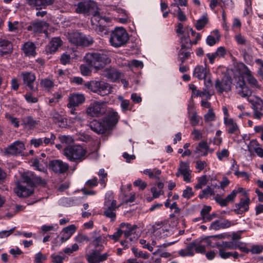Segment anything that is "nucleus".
Listing matches in <instances>:
<instances>
[{"label": "nucleus", "instance_id": "6e6d98bb", "mask_svg": "<svg viewBox=\"0 0 263 263\" xmlns=\"http://www.w3.org/2000/svg\"><path fill=\"white\" fill-rule=\"evenodd\" d=\"M123 233H124L123 230L120 228L113 235H108L107 236L115 241H117Z\"/></svg>", "mask_w": 263, "mask_h": 263}, {"label": "nucleus", "instance_id": "f704fd0d", "mask_svg": "<svg viewBox=\"0 0 263 263\" xmlns=\"http://www.w3.org/2000/svg\"><path fill=\"white\" fill-rule=\"evenodd\" d=\"M32 165L35 170L42 172H46V163L44 162L42 158L33 159Z\"/></svg>", "mask_w": 263, "mask_h": 263}, {"label": "nucleus", "instance_id": "4be33fe9", "mask_svg": "<svg viewBox=\"0 0 263 263\" xmlns=\"http://www.w3.org/2000/svg\"><path fill=\"white\" fill-rule=\"evenodd\" d=\"M22 125L26 128L32 130L36 128L40 124L39 119H35L32 116H27L22 119Z\"/></svg>", "mask_w": 263, "mask_h": 263}, {"label": "nucleus", "instance_id": "393cba45", "mask_svg": "<svg viewBox=\"0 0 263 263\" xmlns=\"http://www.w3.org/2000/svg\"><path fill=\"white\" fill-rule=\"evenodd\" d=\"M234 224V223L228 219L217 220L211 223L210 229L218 230L221 229L228 228Z\"/></svg>", "mask_w": 263, "mask_h": 263}, {"label": "nucleus", "instance_id": "49530a36", "mask_svg": "<svg viewBox=\"0 0 263 263\" xmlns=\"http://www.w3.org/2000/svg\"><path fill=\"white\" fill-rule=\"evenodd\" d=\"M118 99L121 101V107L123 111L125 112L128 110H130V102L128 100L124 99L121 96H119Z\"/></svg>", "mask_w": 263, "mask_h": 263}, {"label": "nucleus", "instance_id": "c85d7f7f", "mask_svg": "<svg viewBox=\"0 0 263 263\" xmlns=\"http://www.w3.org/2000/svg\"><path fill=\"white\" fill-rule=\"evenodd\" d=\"M96 6V3L91 2L88 3H79L76 8V12L78 13H90V8Z\"/></svg>", "mask_w": 263, "mask_h": 263}, {"label": "nucleus", "instance_id": "dca6fc26", "mask_svg": "<svg viewBox=\"0 0 263 263\" xmlns=\"http://www.w3.org/2000/svg\"><path fill=\"white\" fill-rule=\"evenodd\" d=\"M89 127L91 130L99 134L105 133L109 128L104 119L101 121L97 120L92 121L89 123Z\"/></svg>", "mask_w": 263, "mask_h": 263}, {"label": "nucleus", "instance_id": "4c0bfd02", "mask_svg": "<svg viewBox=\"0 0 263 263\" xmlns=\"http://www.w3.org/2000/svg\"><path fill=\"white\" fill-rule=\"evenodd\" d=\"M81 33L78 32H73L68 34V40L72 44L78 46L80 45L81 39L82 37Z\"/></svg>", "mask_w": 263, "mask_h": 263}, {"label": "nucleus", "instance_id": "13d9d810", "mask_svg": "<svg viewBox=\"0 0 263 263\" xmlns=\"http://www.w3.org/2000/svg\"><path fill=\"white\" fill-rule=\"evenodd\" d=\"M74 240L78 243H83L84 241L88 242L90 240V239H89V238L87 236H86L82 233H79L74 237Z\"/></svg>", "mask_w": 263, "mask_h": 263}, {"label": "nucleus", "instance_id": "c9c22d12", "mask_svg": "<svg viewBox=\"0 0 263 263\" xmlns=\"http://www.w3.org/2000/svg\"><path fill=\"white\" fill-rule=\"evenodd\" d=\"M180 40L181 44V48L182 49H189L193 45L189 34L186 33L182 34V36L180 38Z\"/></svg>", "mask_w": 263, "mask_h": 263}, {"label": "nucleus", "instance_id": "2eb2a0df", "mask_svg": "<svg viewBox=\"0 0 263 263\" xmlns=\"http://www.w3.org/2000/svg\"><path fill=\"white\" fill-rule=\"evenodd\" d=\"M223 123L226 127V131L230 135L238 136L240 133L239 127L232 118L224 120Z\"/></svg>", "mask_w": 263, "mask_h": 263}, {"label": "nucleus", "instance_id": "774afa93", "mask_svg": "<svg viewBox=\"0 0 263 263\" xmlns=\"http://www.w3.org/2000/svg\"><path fill=\"white\" fill-rule=\"evenodd\" d=\"M102 242L103 239L102 237L101 236H96L93 237V240L91 243L96 248H97L99 247H102Z\"/></svg>", "mask_w": 263, "mask_h": 263}, {"label": "nucleus", "instance_id": "1a4fd4ad", "mask_svg": "<svg viewBox=\"0 0 263 263\" xmlns=\"http://www.w3.org/2000/svg\"><path fill=\"white\" fill-rule=\"evenodd\" d=\"M231 79L228 76H224L221 79H217L215 81V87L220 94L231 91Z\"/></svg>", "mask_w": 263, "mask_h": 263}, {"label": "nucleus", "instance_id": "e2e57ef3", "mask_svg": "<svg viewBox=\"0 0 263 263\" xmlns=\"http://www.w3.org/2000/svg\"><path fill=\"white\" fill-rule=\"evenodd\" d=\"M219 41V39L216 38L214 36L212 35H209L206 37V43L208 45L212 46L215 45L217 43H218Z\"/></svg>", "mask_w": 263, "mask_h": 263}, {"label": "nucleus", "instance_id": "a19ab883", "mask_svg": "<svg viewBox=\"0 0 263 263\" xmlns=\"http://www.w3.org/2000/svg\"><path fill=\"white\" fill-rule=\"evenodd\" d=\"M143 173L145 175H147L151 179H159L161 171L157 168L153 170L146 169L143 171Z\"/></svg>", "mask_w": 263, "mask_h": 263}, {"label": "nucleus", "instance_id": "ddd939ff", "mask_svg": "<svg viewBox=\"0 0 263 263\" xmlns=\"http://www.w3.org/2000/svg\"><path fill=\"white\" fill-rule=\"evenodd\" d=\"M49 167L55 173L63 174L68 170L69 165L61 160H53L50 162Z\"/></svg>", "mask_w": 263, "mask_h": 263}, {"label": "nucleus", "instance_id": "5701e85b", "mask_svg": "<svg viewBox=\"0 0 263 263\" xmlns=\"http://www.w3.org/2000/svg\"><path fill=\"white\" fill-rule=\"evenodd\" d=\"M105 209L104 211V215L108 218H110L111 221H114L116 218V210L119 207L117 205V201H113L110 204L105 205Z\"/></svg>", "mask_w": 263, "mask_h": 263}, {"label": "nucleus", "instance_id": "0e129e2a", "mask_svg": "<svg viewBox=\"0 0 263 263\" xmlns=\"http://www.w3.org/2000/svg\"><path fill=\"white\" fill-rule=\"evenodd\" d=\"M237 43L239 45H245L247 42L246 37L241 33H237L234 36Z\"/></svg>", "mask_w": 263, "mask_h": 263}, {"label": "nucleus", "instance_id": "cd10ccee", "mask_svg": "<svg viewBox=\"0 0 263 263\" xmlns=\"http://www.w3.org/2000/svg\"><path fill=\"white\" fill-rule=\"evenodd\" d=\"M62 41L60 37H53L52 39L48 46L46 47V51L49 53H52L57 51L59 47L62 45Z\"/></svg>", "mask_w": 263, "mask_h": 263}, {"label": "nucleus", "instance_id": "4468645a", "mask_svg": "<svg viewBox=\"0 0 263 263\" xmlns=\"http://www.w3.org/2000/svg\"><path fill=\"white\" fill-rule=\"evenodd\" d=\"M48 24L45 21L33 22L28 26L27 30L34 33H44L46 35L48 33Z\"/></svg>", "mask_w": 263, "mask_h": 263}, {"label": "nucleus", "instance_id": "a878e982", "mask_svg": "<svg viewBox=\"0 0 263 263\" xmlns=\"http://www.w3.org/2000/svg\"><path fill=\"white\" fill-rule=\"evenodd\" d=\"M33 192V186L28 187L23 184H18L15 189V193L20 197H26L31 195Z\"/></svg>", "mask_w": 263, "mask_h": 263}, {"label": "nucleus", "instance_id": "473e14b6", "mask_svg": "<svg viewBox=\"0 0 263 263\" xmlns=\"http://www.w3.org/2000/svg\"><path fill=\"white\" fill-rule=\"evenodd\" d=\"M206 74V69L202 65H198L194 68L193 76L199 80L205 79Z\"/></svg>", "mask_w": 263, "mask_h": 263}, {"label": "nucleus", "instance_id": "f257e3e1", "mask_svg": "<svg viewBox=\"0 0 263 263\" xmlns=\"http://www.w3.org/2000/svg\"><path fill=\"white\" fill-rule=\"evenodd\" d=\"M245 78L247 80L249 84L252 88L259 89L260 85L253 76L249 68L243 65L240 74L234 78V85L237 93L241 97L245 98L251 95V90L247 87L245 81Z\"/></svg>", "mask_w": 263, "mask_h": 263}, {"label": "nucleus", "instance_id": "58836bf2", "mask_svg": "<svg viewBox=\"0 0 263 263\" xmlns=\"http://www.w3.org/2000/svg\"><path fill=\"white\" fill-rule=\"evenodd\" d=\"M50 117L53 121L60 126H61L64 122V118L57 111L53 110L50 114Z\"/></svg>", "mask_w": 263, "mask_h": 263}, {"label": "nucleus", "instance_id": "423d86ee", "mask_svg": "<svg viewBox=\"0 0 263 263\" xmlns=\"http://www.w3.org/2000/svg\"><path fill=\"white\" fill-rule=\"evenodd\" d=\"M106 102L95 101L91 102L86 109L87 114L92 117H100L107 111Z\"/></svg>", "mask_w": 263, "mask_h": 263}, {"label": "nucleus", "instance_id": "c03bdc74", "mask_svg": "<svg viewBox=\"0 0 263 263\" xmlns=\"http://www.w3.org/2000/svg\"><path fill=\"white\" fill-rule=\"evenodd\" d=\"M93 43V40L91 36L82 34L80 46H88L92 44Z\"/></svg>", "mask_w": 263, "mask_h": 263}, {"label": "nucleus", "instance_id": "39448f33", "mask_svg": "<svg viewBox=\"0 0 263 263\" xmlns=\"http://www.w3.org/2000/svg\"><path fill=\"white\" fill-rule=\"evenodd\" d=\"M85 86L92 92L101 96H105L111 93V85L103 81H92L87 82Z\"/></svg>", "mask_w": 263, "mask_h": 263}, {"label": "nucleus", "instance_id": "7c9ffc66", "mask_svg": "<svg viewBox=\"0 0 263 263\" xmlns=\"http://www.w3.org/2000/svg\"><path fill=\"white\" fill-rule=\"evenodd\" d=\"M12 50V44L8 41L0 40V56H4Z\"/></svg>", "mask_w": 263, "mask_h": 263}, {"label": "nucleus", "instance_id": "c756f323", "mask_svg": "<svg viewBox=\"0 0 263 263\" xmlns=\"http://www.w3.org/2000/svg\"><path fill=\"white\" fill-rule=\"evenodd\" d=\"M35 48L36 47L34 43L28 42L24 44L22 49L26 56L34 57L36 54Z\"/></svg>", "mask_w": 263, "mask_h": 263}, {"label": "nucleus", "instance_id": "7ed1b4c3", "mask_svg": "<svg viewBox=\"0 0 263 263\" xmlns=\"http://www.w3.org/2000/svg\"><path fill=\"white\" fill-rule=\"evenodd\" d=\"M64 155L69 161L79 163L87 158V151L80 145L68 146L64 148Z\"/></svg>", "mask_w": 263, "mask_h": 263}, {"label": "nucleus", "instance_id": "bb28decb", "mask_svg": "<svg viewBox=\"0 0 263 263\" xmlns=\"http://www.w3.org/2000/svg\"><path fill=\"white\" fill-rule=\"evenodd\" d=\"M77 229V227L74 224H71L64 228L62 231V236L61 237V242H64L69 239L75 233Z\"/></svg>", "mask_w": 263, "mask_h": 263}, {"label": "nucleus", "instance_id": "de8ad7c7", "mask_svg": "<svg viewBox=\"0 0 263 263\" xmlns=\"http://www.w3.org/2000/svg\"><path fill=\"white\" fill-rule=\"evenodd\" d=\"M250 203V199H241L239 202L236 204V207H239L243 209V211H248L249 210V204Z\"/></svg>", "mask_w": 263, "mask_h": 263}, {"label": "nucleus", "instance_id": "72a5a7b5", "mask_svg": "<svg viewBox=\"0 0 263 263\" xmlns=\"http://www.w3.org/2000/svg\"><path fill=\"white\" fill-rule=\"evenodd\" d=\"M105 76L112 81H115L120 78L121 73L115 68H107L105 71Z\"/></svg>", "mask_w": 263, "mask_h": 263}, {"label": "nucleus", "instance_id": "09e8293b", "mask_svg": "<svg viewBox=\"0 0 263 263\" xmlns=\"http://www.w3.org/2000/svg\"><path fill=\"white\" fill-rule=\"evenodd\" d=\"M220 245L228 250L236 249L239 247V244L234 241H223Z\"/></svg>", "mask_w": 263, "mask_h": 263}, {"label": "nucleus", "instance_id": "f03ea898", "mask_svg": "<svg viewBox=\"0 0 263 263\" xmlns=\"http://www.w3.org/2000/svg\"><path fill=\"white\" fill-rule=\"evenodd\" d=\"M110 57V52L109 51L102 50L86 53L84 57V60L89 66L99 70L111 63Z\"/></svg>", "mask_w": 263, "mask_h": 263}, {"label": "nucleus", "instance_id": "338daca9", "mask_svg": "<svg viewBox=\"0 0 263 263\" xmlns=\"http://www.w3.org/2000/svg\"><path fill=\"white\" fill-rule=\"evenodd\" d=\"M196 247L195 252L197 253L204 254L205 253V247L200 245V242L198 240H195Z\"/></svg>", "mask_w": 263, "mask_h": 263}, {"label": "nucleus", "instance_id": "412c9836", "mask_svg": "<svg viewBox=\"0 0 263 263\" xmlns=\"http://www.w3.org/2000/svg\"><path fill=\"white\" fill-rule=\"evenodd\" d=\"M23 181L28 186H33L35 182L41 183L43 181L41 177H36L32 172L24 173L22 176Z\"/></svg>", "mask_w": 263, "mask_h": 263}, {"label": "nucleus", "instance_id": "9d476101", "mask_svg": "<svg viewBox=\"0 0 263 263\" xmlns=\"http://www.w3.org/2000/svg\"><path fill=\"white\" fill-rule=\"evenodd\" d=\"M25 149V145L23 142L16 141L5 148L4 152L7 156H16L22 154Z\"/></svg>", "mask_w": 263, "mask_h": 263}, {"label": "nucleus", "instance_id": "4d7b16f0", "mask_svg": "<svg viewBox=\"0 0 263 263\" xmlns=\"http://www.w3.org/2000/svg\"><path fill=\"white\" fill-rule=\"evenodd\" d=\"M98 175L100 177V183L102 184H105L107 181V174L105 172L104 169H100L98 172ZM105 186V185L104 186Z\"/></svg>", "mask_w": 263, "mask_h": 263}, {"label": "nucleus", "instance_id": "a211bd4d", "mask_svg": "<svg viewBox=\"0 0 263 263\" xmlns=\"http://www.w3.org/2000/svg\"><path fill=\"white\" fill-rule=\"evenodd\" d=\"M85 98L83 94L74 93L71 94L68 97V103L67 105L68 108H76L83 104Z\"/></svg>", "mask_w": 263, "mask_h": 263}, {"label": "nucleus", "instance_id": "bf43d9fd", "mask_svg": "<svg viewBox=\"0 0 263 263\" xmlns=\"http://www.w3.org/2000/svg\"><path fill=\"white\" fill-rule=\"evenodd\" d=\"M207 21V18L205 16H203L202 18L198 20L196 25V29L198 30L202 29L206 25Z\"/></svg>", "mask_w": 263, "mask_h": 263}, {"label": "nucleus", "instance_id": "e433bc0d", "mask_svg": "<svg viewBox=\"0 0 263 263\" xmlns=\"http://www.w3.org/2000/svg\"><path fill=\"white\" fill-rule=\"evenodd\" d=\"M188 114L190 123L193 126L198 125L199 123L200 120L202 119L200 117L197 115L195 111H192L191 110H190L189 107H188Z\"/></svg>", "mask_w": 263, "mask_h": 263}, {"label": "nucleus", "instance_id": "603ef678", "mask_svg": "<svg viewBox=\"0 0 263 263\" xmlns=\"http://www.w3.org/2000/svg\"><path fill=\"white\" fill-rule=\"evenodd\" d=\"M230 152L227 148H223L220 151H217L216 152V155L218 159L221 161L224 158H227L229 156Z\"/></svg>", "mask_w": 263, "mask_h": 263}, {"label": "nucleus", "instance_id": "69168bd1", "mask_svg": "<svg viewBox=\"0 0 263 263\" xmlns=\"http://www.w3.org/2000/svg\"><path fill=\"white\" fill-rule=\"evenodd\" d=\"M193 195L194 193L191 187L187 186L186 188L183 191L182 197L185 198L189 199Z\"/></svg>", "mask_w": 263, "mask_h": 263}, {"label": "nucleus", "instance_id": "680f3d73", "mask_svg": "<svg viewBox=\"0 0 263 263\" xmlns=\"http://www.w3.org/2000/svg\"><path fill=\"white\" fill-rule=\"evenodd\" d=\"M258 147H260V145L256 140H252L248 146V150L250 152L252 151H255Z\"/></svg>", "mask_w": 263, "mask_h": 263}, {"label": "nucleus", "instance_id": "aec40b11", "mask_svg": "<svg viewBox=\"0 0 263 263\" xmlns=\"http://www.w3.org/2000/svg\"><path fill=\"white\" fill-rule=\"evenodd\" d=\"M21 76L23 77L24 84L32 91H35L37 88L33 86V83L36 79L35 75L31 72H22Z\"/></svg>", "mask_w": 263, "mask_h": 263}, {"label": "nucleus", "instance_id": "052dcab7", "mask_svg": "<svg viewBox=\"0 0 263 263\" xmlns=\"http://www.w3.org/2000/svg\"><path fill=\"white\" fill-rule=\"evenodd\" d=\"M215 114L211 109H209L208 113L204 116V121L206 122L214 121L215 120Z\"/></svg>", "mask_w": 263, "mask_h": 263}, {"label": "nucleus", "instance_id": "0eeeda50", "mask_svg": "<svg viewBox=\"0 0 263 263\" xmlns=\"http://www.w3.org/2000/svg\"><path fill=\"white\" fill-rule=\"evenodd\" d=\"M102 21L108 22L109 21V18L105 16H102L98 11H95L91 19V22L92 25H96V31L101 36L107 35L109 32L108 29L106 26L101 25L102 22L100 23Z\"/></svg>", "mask_w": 263, "mask_h": 263}, {"label": "nucleus", "instance_id": "79ce46f5", "mask_svg": "<svg viewBox=\"0 0 263 263\" xmlns=\"http://www.w3.org/2000/svg\"><path fill=\"white\" fill-rule=\"evenodd\" d=\"M41 86L46 90H50L54 86V82L52 79L47 78L42 79L40 81Z\"/></svg>", "mask_w": 263, "mask_h": 263}, {"label": "nucleus", "instance_id": "f8f14e48", "mask_svg": "<svg viewBox=\"0 0 263 263\" xmlns=\"http://www.w3.org/2000/svg\"><path fill=\"white\" fill-rule=\"evenodd\" d=\"M120 227L123 230L124 237L129 239L130 241L137 239L139 237V234L136 233L137 229L136 225H132L128 223H122L120 224Z\"/></svg>", "mask_w": 263, "mask_h": 263}, {"label": "nucleus", "instance_id": "5fc2aeb1", "mask_svg": "<svg viewBox=\"0 0 263 263\" xmlns=\"http://www.w3.org/2000/svg\"><path fill=\"white\" fill-rule=\"evenodd\" d=\"M212 93L210 90L203 88L202 91H197L196 97H205L207 99H210L211 97Z\"/></svg>", "mask_w": 263, "mask_h": 263}, {"label": "nucleus", "instance_id": "2f4dec72", "mask_svg": "<svg viewBox=\"0 0 263 263\" xmlns=\"http://www.w3.org/2000/svg\"><path fill=\"white\" fill-rule=\"evenodd\" d=\"M195 247L196 241L194 240L189 244L185 249L180 250L179 254L182 256H193L195 251Z\"/></svg>", "mask_w": 263, "mask_h": 263}, {"label": "nucleus", "instance_id": "20e7f679", "mask_svg": "<svg viewBox=\"0 0 263 263\" xmlns=\"http://www.w3.org/2000/svg\"><path fill=\"white\" fill-rule=\"evenodd\" d=\"M129 40L128 34L122 27L116 28L110 35L109 43L111 46L118 48L125 45Z\"/></svg>", "mask_w": 263, "mask_h": 263}, {"label": "nucleus", "instance_id": "9b49d317", "mask_svg": "<svg viewBox=\"0 0 263 263\" xmlns=\"http://www.w3.org/2000/svg\"><path fill=\"white\" fill-rule=\"evenodd\" d=\"M192 171L190 168V164L188 162L180 161L178 171L176 173L177 177L182 176L183 180L186 182H190L191 181Z\"/></svg>", "mask_w": 263, "mask_h": 263}, {"label": "nucleus", "instance_id": "a18cd8bd", "mask_svg": "<svg viewBox=\"0 0 263 263\" xmlns=\"http://www.w3.org/2000/svg\"><path fill=\"white\" fill-rule=\"evenodd\" d=\"M186 49L181 48L178 53V60L183 64L185 61L191 56L190 51H185Z\"/></svg>", "mask_w": 263, "mask_h": 263}, {"label": "nucleus", "instance_id": "b1692460", "mask_svg": "<svg viewBox=\"0 0 263 263\" xmlns=\"http://www.w3.org/2000/svg\"><path fill=\"white\" fill-rule=\"evenodd\" d=\"M154 231L152 236V245L155 246L156 245V241L159 240L162 238H164L167 236V231L163 228H155L153 227Z\"/></svg>", "mask_w": 263, "mask_h": 263}, {"label": "nucleus", "instance_id": "6e6552de", "mask_svg": "<svg viewBox=\"0 0 263 263\" xmlns=\"http://www.w3.org/2000/svg\"><path fill=\"white\" fill-rule=\"evenodd\" d=\"M102 249H94L86 256L88 263H102L106 261L110 256L108 252L101 253Z\"/></svg>", "mask_w": 263, "mask_h": 263}, {"label": "nucleus", "instance_id": "37998d69", "mask_svg": "<svg viewBox=\"0 0 263 263\" xmlns=\"http://www.w3.org/2000/svg\"><path fill=\"white\" fill-rule=\"evenodd\" d=\"M218 249L219 256L222 259H227L231 256L232 252L227 251L228 250L220 244L217 245Z\"/></svg>", "mask_w": 263, "mask_h": 263}, {"label": "nucleus", "instance_id": "864d4df0", "mask_svg": "<svg viewBox=\"0 0 263 263\" xmlns=\"http://www.w3.org/2000/svg\"><path fill=\"white\" fill-rule=\"evenodd\" d=\"M214 192L212 190V189L208 186L206 189H204L202 191V194L199 195V197L200 199H202L204 197H208L209 195H214Z\"/></svg>", "mask_w": 263, "mask_h": 263}, {"label": "nucleus", "instance_id": "3c124183", "mask_svg": "<svg viewBox=\"0 0 263 263\" xmlns=\"http://www.w3.org/2000/svg\"><path fill=\"white\" fill-rule=\"evenodd\" d=\"M60 254L54 253L51 255V258L53 263H63L65 258L64 255L61 253Z\"/></svg>", "mask_w": 263, "mask_h": 263}, {"label": "nucleus", "instance_id": "f3484780", "mask_svg": "<svg viewBox=\"0 0 263 263\" xmlns=\"http://www.w3.org/2000/svg\"><path fill=\"white\" fill-rule=\"evenodd\" d=\"M26 1L31 8L39 10L46 9L47 6L52 5L55 0H26Z\"/></svg>", "mask_w": 263, "mask_h": 263}, {"label": "nucleus", "instance_id": "6ab92c4d", "mask_svg": "<svg viewBox=\"0 0 263 263\" xmlns=\"http://www.w3.org/2000/svg\"><path fill=\"white\" fill-rule=\"evenodd\" d=\"M107 110V111L105 114L106 117L103 119L105 120V123L108 124V127L110 128L118 122L119 116L118 112L113 108L108 107Z\"/></svg>", "mask_w": 263, "mask_h": 263}, {"label": "nucleus", "instance_id": "ea45409f", "mask_svg": "<svg viewBox=\"0 0 263 263\" xmlns=\"http://www.w3.org/2000/svg\"><path fill=\"white\" fill-rule=\"evenodd\" d=\"M253 109L254 111V117L257 119H260L263 116V112L262 110L263 109V103L261 102V104L257 102L253 105Z\"/></svg>", "mask_w": 263, "mask_h": 263}, {"label": "nucleus", "instance_id": "8fccbe9b", "mask_svg": "<svg viewBox=\"0 0 263 263\" xmlns=\"http://www.w3.org/2000/svg\"><path fill=\"white\" fill-rule=\"evenodd\" d=\"M5 117L9 121L11 124L13 125L14 127L18 128L19 127L20 124L18 118L11 116L8 113H6L5 114Z\"/></svg>", "mask_w": 263, "mask_h": 263}]
</instances>
